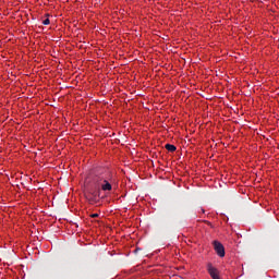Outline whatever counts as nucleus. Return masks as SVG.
<instances>
[{
	"label": "nucleus",
	"mask_w": 279,
	"mask_h": 279,
	"mask_svg": "<svg viewBox=\"0 0 279 279\" xmlns=\"http://www.w3.org/2000/svg\"><path fill=\"white\" fill-rule=\"evenodd\" d=\"M50 23L51 21L49 20V17L43 21V25H50Z\"/></svg>",
	"instance_id": "39448f33"
},
{
	"label": "nucleus",
	"mask_w": 279,
	"mask_h": 279,
	"mask_svg": "<svg viewBox=\"0 0 279 279\" xmlns=\"http://www.w3.org/2000/svg\"><path fill=\"white\" fill-rule=\"evenodd\" d=\"M206 271L211 279H221V272L213 263L208 262L206 264Z\"/></svg>",
	"instance_id": "f03ea898"
},
{
	"label": "nucleus",
	"mask_w": 279,
	"mask_h": 279,
	"mask_svg": "<svg viewBox=\"0 0 279 279\" xmlns=\"http://www.w3.org/2000/svg\"><path fill=\"white\" fill-rule=\"evenodd\" d=\"M198 213H202V215H204L206 213V209H204V207H201Z\"/></svg>",
	"instance_id": "0eeeda50"
},
{
	"label": "nucleus",
	"mask_w": 279,
	"mask_h": 279,
	"mask_svg": "<svg viewBox=\"0 0 279 279\" xmlns=\"http://www.w3.org/2000/svg\"><path fill=\"white\" fill-rule=\"evenodd\" d=\"M114 174L110 170L100 169L95 173L89 174L84 182L86 190L85 197L90 204H97L99 198L97 197V192L90 193V191H97L101 189L104 193H110L112 191V184H114Z\"/></svg>",
	"instance_id": "f257e3e1"
},
{
	"label": "nucleus",
	"mask_w": 279,
	"mask_h": 279,
	"mask_svg": "<svg viewBox=\"0 0 279 279\" xmlns=\"http://www.w3.org/2000/svg\"><path fill=\"white\" fill-rule=\"evenodd\" d=\"M166 149L168 150V151H175V149H178L177 147H175V145H173V144H166Z\"/></svg>",
	"instance_id": "20e7f679"
},
{
	"label": "nucleus",
	"mask_w": 279,
	"mask_h": 279,
	"mask_svg": "<svg viewBox=\"0 0 279 279\" xmlns=\"http://www.w3.org/2000/svg\"><path fill=\"white\" fill-rule=\"evenodd\" d=\"M90 217L92 219H97V217H99V214H92Z\"/></svg>",
	"instance_id": "423d86ee"
},
{
	"label": "nucleus",
	"mask_w": 279,
	"mask_h": 279,
	"mask_svg": "<svg viewBox=\"0 0 279 279\" xmlns=\"http://www.w3.org/2000/svg\"><path fill=\"white\" fill-rule=\"evenodd\" d=\"M214 245V250L217 254V256H219L220 258H223V256H226V247H223V244H221V242L215 240L213 242Z\"/></svg>",
	"instance_id": "7ed1b4c3"
}]
</instances>
